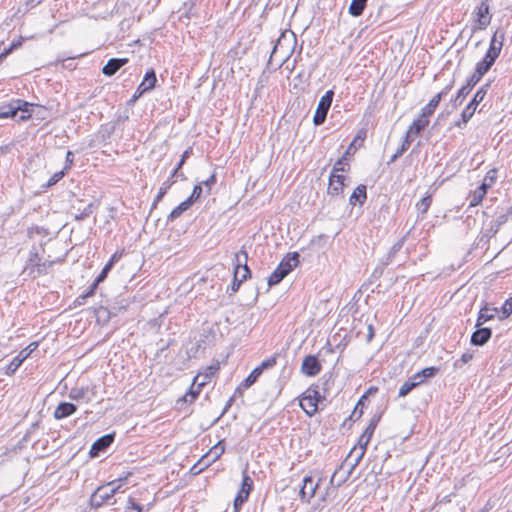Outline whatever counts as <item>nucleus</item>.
I'll use <instances>...</instances> for the list:
<instances>
[{"instance_id":"f257e3e1","label":"nucleus","mask_w":512,"mask_h":512,"mask_svg":"<svg viewBox=\"0 0 512 512\" xmlns=\"http://www.w3.org/2000/svg\"><path fill=\"white\" fill-rule=\"evenodd\" d=\"M503 41L504 33L496 30L490 40L489 48L484 57L476 63L475 71L477 74H480L483 77L488 73L501 53Z\"/></svg>"},{"instance_id":"f03ea898","label":"nucleus","mask_w":512,"mask_h":512,"mask_svg":"<svg viewBox=\"0 0 512 512\" xmlns=\"http://www.w3.org/2000/svg\"><path fill=\"white\" fill-rule=\"evenodd\" d=\"M34 106L35 105L33 103L27 102L23 99H12L8 103L0 106V118L15 119L18 116V122L27 121L32 116Z\"/></svg>"},{"instance_id":"7ed1b4c3","label":"nucleus","mask_w":512,"mask_h":512,"mask_svg":"<svg viewBox=\"0 0 512 512\" xmlns=\"http://www.w3.org/2000/svg\"><path fill=\"white\" fill-rule=\"evenodd\" d=\"M193 148L188 147L183 154L181 155V158L179 162L177 163L176 167L171 172L170 176L167 180H165L161 187L159 188V191L152 203L151 211L157 208L158 203L163 199V197L166 195L168 190L176 183V178H179L181 180H186L185 174L181 171L183 165L186 163L187 159L192 155Z\"/></svg>"},{"instance_id":"20e7f679","label":"nucleus","mask_w":512,"mask_h":512,"mask_svg":"<svg viewBox=\"0 0 512 512\" xmlns=\"http://www.w3.org/2000/svg\"><path fill=\"white\" fill-rule=\"evenodd\" d=\"M117 481H110L104 485L96 488L89 499L91 508L98 509L103 505H113L115 501H112L115 494L121 488V484L116 485Z\"/></svg>"},{"instance_id":"39448f33","label":"nucleus","mask_w":512,"mask_h":512,"mask_svg":"<svg viewBox=\"0 0 512 512\" xmlns=\"http://www.w3.org/2000/svg\"><path fill=\"white\" fill-rule=\"evenodd\" d=\"M299 253H287L268 278V286L278 285L299 264Z\"/></svg>"},{"instance_id":"423d86ee","label":"nucleus","mask_w":512,"mask_h":512,"mask_svg":"<svg viewBox=\"0 0 512 512\" xmlns=\"http://www.w3.org/2000/svg\"><path fill=\"white\" fill-rule=\"evenodd\" d=\"M492 0H481L476 6L473 15L474 23L472 25V33L479 30H485L491 23L492 14L490 13V3Z\"/></svg>"},{"instance_id":"0eeeda50","label":"nucleus","mask_w":512,"mask_h":512,"mask_svg":"<svg viewBox=\"0 0 512 512\" xmlns=\"http://www.w3.org/2000/svg\"><path fill=\"white\" fill-rule=\"evenodd\" d=\"M216 332L212 328H204L193 347L190 348V356L197 358L202 355L208 347L215 344Z\"/></svg>"},{"instance_id":"6e6552de","label":"nucleus","mask_w":512,"mask_h":512,"mask_svg":"<svg viewBox=\"0 0 512 512\" xmlns=\"http://www.w3.org/2000/svg\"><path fill=\"white\" fill-rule=\"evenodd\" d=\"M42 262L43 260L39 255L38 249L33 246L29 251V258L27 259L21 274L26 275L32 280L38 278L41 276V269L44 267Z\"/></svg>"},{"instance_id":"1a4fd4ad","label":"nucleus","mask_w":512,"mask_h":512,"mask_svg":"<svg viewBox=\"0 0 512 512\" xmlns=\"http://www.w3.org/2000/svg\"><path fill=\"white\" fill-rule=\"evenodd\" d=\"M333 97H334L333 90L326 91V93L321 97V99L317 105L315 114L313 116V123L315 126H320V125L324 124V122L326 121L327 114L330 110V107H331V104L333 101Z\"/></svg>"},{"instance_id":"9d476101","label":"nucleus","mask_w":512,"mask_h":512,"mask_svg":"<svg viewBox=\"0 0 512 512\" xmlns=\"http://www.w3.org/2000/svg\"><path fill=\"white\" fill-rule=\"evenodd\" d=\"M97 395V386L95 384L73 387L69 390L68 397L76 402H91Z\"/></svg>"},{"instance_id":"9b49d317","label":"nucleus","mask_w":512,"mask_h":512,"mask_svg":"<svg viewBox=\"0 0 512 512\" xmlns=\"http://www.w3.org/2000/svg\"><path fill=\"white\" fill-rule=\"evenodd\" d=\"M39 342H31L27 347L22 349L17 356H15L11 362L7 365L5 373L7 375H13L21 364L38 348Z\"/></svg>"},{"instance_id":"f8f14e48","label":"nucleus","mask_w":512,"mask_h":512,"mask_svg":"<svg viewBox=\"0 0 512 512\" xmlns=\"http://www.w3.org/2000/svg\"><path fill=\"white\" fill-rule=\"evenodd\" d=\"M491 82H487L480 86L477 91L475 92L474 96L470 100V102L466 105V107L463 109V112L468 114L469 116L473 117L478 105L484 100V98L487 95V92L490 88Z\"/></svg>"},{"instance_id":"ddd939ff","label":"nucleus","mask_w":512,"mask_h":512,"mask_svg":"<svg viewBox=\"0 0 512 512\" xmlns=\"http://www.w3.org/2000/svg\"><path fill=\"white\" fill-rule=\"evenodd\" d=\"M115 433H109L98 438L91 446L89 455L91 458L99 457L104 453L114 442Z\"/></svg>"},{"instance_id":"4468645a","label":"nucleus","mask_w":512,"mask_h":512,"mask_svg":"<svg viewBox=\"0 0 512 512\" xmlns=\"http://www.w3.org/2000/svg\"><path fill=\"white\" fill-rule=\"evenodd\" d=\"M321 369L322 365L315 355H307L302 361L301 372L308 377L316 376Z\"/></svg>"},{"instance_id":"2eb2a0df","label":"nucleus","mask_w":512,"mask_h":512,"mask_svg":"<svg viewBox=\"0 0 512 512\" xmlns=\"http://www.w3.org/2000/svg\"><path fill=\"white\" fill-rule=\"evenodd\" d=\"M321 480L322 478H319L318 481L315 482L312 476H305L303 479V485L300 489V498L302 500L309 501L314 497Z\"/></svg>"},{"instance_id":"dca6fc26","label":"nucleus","mask_w":512,"mask_h":512,"mask_svg":"<svg viewBox=\"0 0 512 512\" xmlns=\"http://www.w3.org/2000/svg\"><path fill=\"white\" fill-rule=\"evenodd\" d=\"M492 337V329L489 327H476V330L472 333L470 343L473 346H484Z\"/></svg>"},{"instance_id":"f3484780","label":"nucleus","mask_w":512,"mask_h":512,"mask_svg":"<svg viewBox=\"0 0 512 512\" xmlns=\"http://www.w3.org/2000/svg\"><path fill=\"white\" fill-rule=\"evenodd\" d=\"M346 177L344 175L331 173L329 177V184L327 193L330 196H339L344 191V181Z\"/></svg>"},{"instance_id":"a211bd4d","label":"nucleus","mask_w":512,"mask_h":512,"mask_svg":"<svg viewBox=\"0 0 512 512\" xmlns=\"http://www.w3.org/2000/svg\"><path fill=\"white\" fill-rule=\"evenodd\" d=\"M498 313L499 309L497 307H491L488 303H485L478 312L475 327L482 326L484 323L493 320Z\"/></svg>"},{"instance_id":"6ab92c4d","label":"nucleus","mask_w":512,"mask_h":512,"mask_svg":"<svg viewBox=\"0 0 512 512\" xmlns=\"http://www.w3.org/2000/svg\"><path fill=\"white\" fill-rule=\"evenodd\" d=\"M77 411V406L71 402H60L55 408L53 416L56 420L65 419Z\"/></svg>"},{"instance_id":"aec40b11","label":"nucleus","mask_w":512,"mask_h":512,"mask_svg":"<svg viewBox=\"0 0 512 512\" xmlns=\"http://www.w3.org/2000/svg\"><path fill=\"white\" fill-rule=\"evenodd\" d=\"M128 58H111L108 62L103 66L102 73L105 76H113L119 71L124 65L128 63Z\"/></svg>"},{"instance_id":"412c9836","label":"nucleus","mask_w":512,"mask_h":512,"mask_svg":"<svg viewBox=\"0 0 512 512\" xmlns=\"http://www.w3.org/2000/svg\"><path fill=\"white\" fill-rule=\"evenodd\" d=\"M218 370L217 366H208L205 368V371L202 373H198L193 379V385H198L199 387H204L210 379L215 375Z\"/></svg>"},{"instance_id":"4be33fe9","label":"nucleus","mask_w":512,"mask_h":512,"mask_svg":"<svg viewBox=\"0 0 512 512\" xmlns=\"http://www.w3.org/2000/svg\"><path fill=\"white\" fill-rule=\"evenodd\" d=\"M367 200V187L364 184L358 185L349 198V203L352 206L359 204L362 206Z\"/></svg>"},{"instance_id":"5701e85b","label":"nucleus","mask_w":512,"mask_h":512,"mask_svg":"<svg viewBox=\"0 0 512 512\" xmlns=\"http://www.w3.org/2000/svg\"><path fill=\"white\" fill-rule=\"evenodd\" d=\"M429 125V119L425 118L424 116L420 115L418 119H415L410 127L408 128L407 132L410 136L412 134L414 135H420L422 131Z\"/></svg>"},{"instance_id":"b1692460","label":"nucleus","mask_w":512,"mask_h":512,"mask_svg":"<svg viewBox=\"0 0 512 512\" xmlns=\"http://www.w3.org/2000/svg\"><path fill=\"white\" fill-rule=\"evenodd\" d=\"M300 407L308 416H313L318 411L317 403H315L310 396L304 393L300 400Z\"/></svg>"},{"instance_id":"393cba45","label":"nucleus","mask_w":512,"mask_h":512,"mask_svg":"<svg viewBox=\"0 0 512 512\" xmlns=\"http://www.w3.org/2000/svg\"><path fill=\"white\" fill-rule=\"evenodd\" d=\"M404 243H405V237H402L392 245V247L390 248L389 252L387 253L385 259L382 261L383 266H387L393 261L396 254L402 249Z\"/></svg>"},{"instance_id":"a878e982","label":"nucleus","mask_w":512,"mask_h":512,"mask_svg":"<svg viewBox=\"0 0 512 512\" xmlns=\"http://www.w3.org/2000/svg\"><path fill=\"white\" fill-rule=\"evenodd\" d=\"M368 0H352L349 5V14L353 17H359L363 14Z\"/></svg>"},{"instance_id":"bb28decb","label":"nucleus","mask_w":512,"mask_h":512,"mask_svg":"<svg viewBox=\"0 0 512 512\" xmlns=\"http://www.w3.org/2000/svg\"><path fill=\"white\" fill-rule=\"evenodd\" d=\"M192 204H190L187 199L181 202L177 207H175L167 217V222H173L177 218H179L186 210H188Z\"/></svg>"},{"instance_id":"cd10ccee","label":"nucleus","mask_w":512,"mask_h":512,"mask_svg":"<svg viewBox=\"0 0 512 512\" xmlns=\"http://www.w3.org/2000/svg\"><path fill=\"white\" fill-rule=\"evenodd\" d=\"M225 452V441H218L206 454L210 458V461L215 462Z\"/></svg>"},{"instance_id":"c85d7f7f","label":"nucleus","mask_w":512,"mask_h":512,"mask_svg":"<svg viewBox=\"0 0 512 512\" xmlns=\"http://www.w3.org/2000/svg\"><path fill=\"white\" fill-rule=\"evenodd\" d=\"M440 101H441V96L435 95L428 102V104L421 109V114L420 115H422L425 118L429 119V117L434 114V112H435L436 108L438 107Z\"/></svg>"},{"instance_id":"c756f323","label":"nucleus","mask_w":512,"mask_h":512,"mask_svg":"<svg viewBox=\"0 0 512 512\" xmlns=\"http://www.w3.org/2000/svg\"><path fill=\"white\" fill-rule=\"evenodd\" d=\"M241 487L238 492L244 494L246 497H249L251 491L253 490L254 482L253 479L247 474V471H243L242 475Z\"/></svg>"},{"instance_id":"7c9ffc66","label":"nucleus","mask_w":512,"mask_h":512,"mask_svg":"<svg viewBox=\"0 0 512 512\" xmlns=\"http://www.w3.org/2000/svg\"><path fill=\"white\" fill-rule=\"evenodd\" d=\"M203 387H199L198 385H191L190 389L186 392V394L178 400L177 403L181 402H189L193 403L197 397L199 396Z\"/></svg>"},{"instance_id":"2f4dec72","label":"nucleus","mask_w":512,"mask_h":512,"mask_svg":"<svg viewBox=\"0 0 512 512\" xmlns=\"http://www.w3.org/2000/svg\"><path fill=\"white\" fill-rule=\"evenodd\" d=\"M128 306H129V301L127 299L122 298V299L116 300L113 304H111L110 308L113 313V316L116 317L119 314L126 312Z\"/></svg>"},{"instance_id":"473e14b6","label":"nucleus","mask_w":512,"mask_h":512,"mask_svg":"<svg viewBox=\"0 0 512 512\" xmlns=\"http://www.w3.org/2000/svg\"><path fill=\"white\" fill-rule=\"evenodd\" d=\"M422 383H423L422 379H420L419 381L407 380L399 389V392H398L399 397L407 396L413 389H415Z\"/></svg>"},{"instance_id":"72a5a7b5","label":"nucleus","mask_w":512,"mask_h":512,"mask_svg":"<svg viewBox=\"0 0 512 512\" xmlns=\"http://www.w3.org/2000/svg\"><path fill=\"white\" fill-rule=\"evenodd\" d=\"M116 128V124L113 122H109L106 124L101 125L99 130V135L102 141L106 142L108 139H110L111 135L114 133Z\"/></svg>"},{"instance_id":"f704fd0d","label":"nucleus","mask_w":512,"mask_h":512,"mask_svg":"<svg viewBox=\"0 0 512 512\" xmlns=\"http://www.w3.org/2000/svg\"><path fill=\"white\" fill-rule=\"evenodd\" d=\"M262 372L257 367L254 368L250 374L241 382V386H243L244 389H247L251 387L261 376Z\"/></svg>"},{"instance_id":"c9c22d12","label":"nucleus","mask_w":512,"mask_h":512,"mask_svg":"<svg viewBox=\"0 0 512 512\" xmlns=\"http://www.w3.org/2000/svg\"><path fill=\"white\" fill-rule=\"evenodd\" d=\"M281 356L282 352H276L271 357L262 361V363L259 366H257V368L260 369L261 372L263 373L264 370L274 367L277 364L278 358H280Z\"/></svg>"},{"instance_id":"e433bc0d","label":"nucleus","mask_w":512,"mask_h":512,"mask_svg":"<svg viewBox=\"0 0 512 512\" xmlns=\"http://www.w3.org/2000/svg\"><path fill=\"white\" fill-rule=\"evenodd\" d=\"M98 321L108 322L113 316L110 306H100L95 310Z\"/></svg>"},{"instance_id":"4c0bfd02","label":"nucleus","mask_w":512,"mask_h":512,"mask_svg":"<svg viewBox=\"0 0 512 512\" xmlns=\"http://www.w3.org/2000/svg\"><path fill=\"white\" fill-rule=\"evenodd\" d=\"M432 204V196L431 194H426L422 199H420L416 203V208L420 212V214L424 215L427 213L428 209L430 208Z\"/></svg>"},{"instance_id":"58836bf2","label":"nucleus","mask_w":512,"mask_h":512,"mask_svg":"<svg viewBox=\"0 0 512 512\" xmlns=\"http://www.w3.org/2000/svg\"><path fill=\"white\" fill-rule=\"evenodd\" d=\"M380 419H381V414H375L370 419L368 426L366 427V429L363 432L365 434V437H367L368 439L372 438Z\"/></svg>"},{"instance_id":"ea45409f","label":"nucleus","mask_w":512,"mask_h":512,"mask_svg":"<svg viewBox=\"0 0 512 512\" xmlns=\"http://www.w3.org/2000/svg\"><path fill=\"white\" fill-rule=\"evenodd\" d=\"M471 91H468L467 88H465L464 86H462L456 93L455 97L451 99V103L453 105V107H458L460 106L463 101L465 100V98L470 94Z\"/></svg>"},{"instance_id":"a19ab883","label":"nucleus","mask_w":512,"mask_h":512,"mask_svg":"<svg viewBox=\"0 0 512 512\" xmlns=\"http://www.w3.org/2000/svg\"><path fill=\"white\" fill-rule=\"evenodd\" d=\"M96 208L97 205L94 202H91L81 212L74 214L73 218L75 221H82L88 218Z\"/></svg>"},{"instance_id":"79ce46f5","label":"nucleus","mask_w":512,"mask_h":512,"mask_svg":"<svg viewBox=\"0 0 512 512\" xmlns=\"http://www.w3.org/2000/svg\"><path fill=\"white\" fill-rule=\"evenodd\" d=\"M499 309V320L507 319L512 314V297L508 298Z\"/></svg>"},{"instance_id":"37998d69","label":"nucleus","mask_w":512,"mask_h":512,"mask_svg":"<svg viewBox=\"0 0 512 512\" xmlns=\"http://www.w3.org/2000/svg\"><path fill=\"white\" fill-rule=\"evenodd\" d=\"M483 77L474 70V72L467 78L466 83L463 85L468 91H472L473 88L481 81Z\"/></svg>"},{"instance_id":"c03bdc74","label":"nucleus","mask_w":512,"mask_h":512,"mask_svg":"<svg viewBox=\"0 0 512 512\" xmlns=\"http://www.w3.org/2000/svg\"><path fill=\"white\" fill-rule=\"evenodd\" d=\"M142 81L145 82L149 88L154 89L156 86V83H157V77H156L155 70L153 68L149 69L145 73Z\"/></svg>"},{"instance_id":"a18cd8bd","label":"nucleus","mask_w":512,"mask_h":512,"mask_svg":"<svg viewBox=\"0 0 512 512\" xmlns=\"http://www.w3.org/2000/svg\"><path fill=\"white\" fill-rule=\"evenodd\" d=\"M485 194L483 192H481L480 190L478 189H475L472 194L470 195V203H469V206L470 207H475L477 205H479L483 199L485 198Z\"/></svg>"},{"instance_id":"49530a36","label":"nucleus","mask_w":512,"mask_h":512,"mask_svg":"<svg viewBox=\"0 0 512 512\" xmlns=\"http://www.w3.org/2000/svg\"><path fill=\"white\" fill-rule=\"evenodd\" d=\"M238 275H239V272L234 271V277H233L232 284L227 289V292L230 291V294H234V293L238 292L241 284L244 282V280L242 278H239Z\"/></svg>"},{"instance_id":"de8ad7c7","label":"nucleus","mask_w":512,"mask_h":512,"mask_svg":"<svg viewBox=\"0 0 512 512\" xmlns=\"http://www.w3.org/2000/svg\"><path fill=\"white\" fill-rule=\"evenodd\" d=\"M245 254L248 253L244 248H242L235 254L234 271L239 272L240 268L243 267V263H245Z\"/></svg>"},{"instance_id":"09e8293b","label":"nucleus","mask_w":512,"mask_h":512,"mask_svg":"<svg viewBox=\"0 0 512 512\" xmlns=\"http://www.w3.org/2000/svg\"><path fill=\"white\" fill-rule=\"evenodd\" d=\"M202 193H203V187L201 186V184L195 185L192 190V193L187 198V201L193 205L201 197Z\"/></svg>"},{"instance_id":"8fccbe9b","label":"nucleus","mask_w":512,"mask_h":512,"mask_svg":"<svg viewBox=\"0 0 512 512\" xmlns=\"http://www.w3.org/2000/svg\"><path fill=\"white\" fill-rule=\"evenodd\" d=\"M67 173L63 170L61 171H58L56 173H54L50 179L47 181V183L45 185H43L44 188H50L52 186H54L55 184H57Z\"/></svg>"},{"instance_id":"3c124183","label":"nucleus","mask_w":512,"mask_h":512,"mask_svg":"<svg viewBox=\"0 0 512 512\" xmlns=\"http://www.w3.org/2000/svg\"><path fill=\"white\" fill-rule=\"evenodd\" d=\"M419 372L421 374L422 380L424 381L425 379L435 377L437 375V373L439 372V368L435 367V366H431V367H426Z\"/></svg>"},{"instance_id":"603ef678","label":"nucleus","mask_w":512,"mask_h":512,"mask_svg":"<svg viewBox=\"0 0 512 512\" xmlns=\"http://www.w3.org/2000/svg\"><path fill=\"white\" fill-rule=\"evenodd\" d=\"M377 392H378V387H376V386L369 387L367 389V391L359 398L358 406H365V403L368 400V397L376 394Z\"/></svg>"},{"instance_id":"864d4df0","label":"nucleus","mask_w":512,"mask_h":512,"mask_svg":"<svg viewBox=\"0 0 512 512\" xmlns=\"http://www.w3.org/2000/svg\"><path fill=\"white\" fill-rule=\"evenodd\" d=\"M307 394V396H310L311 399L315 402V403H319L322 399H324L323 396H321L320 392L318 391V387H309L307 389V391L305 392Z\"/></svg>"},{"instance_id":"5fc2aeb1","label":"nucleus","mask_w":512,"mask_h":512,"mask_svg":"<svg viewBox=\"0 0 512 512\" xmlns=\"http://www.w3.org/2000/svg\"><path fill=\"white\" fill-rule=\"evenodd\" d=\"M143 506L139 503H136L132 497L128 498L126 511L125 512H142Z\"/></svg>"},{"instance_id":"6e6d98bb","label":"nucleus","mask_w":512,"mask_h":512,"mask_svg":"<svg viewBox=\"0 0 512 512\" xmlns=\"http://www.w3.org/2000/svg\"><path fill=\"white\" fill-rule=\"evenodd\" d=\"M248 500L244 494L238 492L234 499V512H239L242 505Z\"/></svg>"},{"instance_id":"4d7b16f0","label":"nucleus","mask_w":512,"mask_h":512,"mask_svg":"<svg viewBox=\"0 0 512 512\" xmlns=\"http://www.w3.org/2000/svg\"><path fill=\"white\" fill-rule=\"evenodd\" d=\"M216 174L213 173L207 180L200 182L201 186H205L206 188V195H209L212 189V186L216 184Z\"/></svg>"},{"instance_id":"13d9d810","label":"nucleus","mask_w":512,"mask_h":512,"mask_svg":"<svg viewBox=\"0 0 512 512\" xmlns=\"http://www.w3.org/2000/svg\"><path fill=\"white\" fill-rule=\"evenodd\" d=\"M349 169V163L343 161L341 158L334 164L332 172L337 174L338 172H345Z\"/></svg>"},{"instance_id":"bf43d9fd","label":"nucleus","mask_w":512,"mask_h":512,"mask_svg":"<svg viewBox=\"0 0 512 512\" xmlns=\"http://www.w3.org/2000/svg\"><path fill=\"white\" fill-rule=\"evenodd\" d=\"M364 406H358V402L356 403V406L354 407V410L352 411L351 415L348 417V420L356 421L360 419L364 413Z\"/></svg>"},{"instance_id":"052dcab7","label":"nucleus","mask_w":512,"mask_h":512,"mask_svg":"<svg viewBox=\"0 0 512 512\" xmlns=\"http://www.w3.org/2000/svg\"><path fill=\"white\" fill-rule=\"evenodd\" d=\"M497 178L498 170L496 168H492L486 173L484 180L489 182L491 185H494L497 181Z\"/></svg>"},{"instance_id":"680f3d73","label":"nucleus","mask_w":512,"mask_h":512,"mask_svg":"<svg viewBox=\"0 0 512 512\" xmlns=\"http://www.w3.org/2000/svg\"><path fill=\"white\" fill-rule=\"evenodd\" d=\"M412 142L413 138L408 133H406L401 146L398 148L399 154H404V152L408 150Z\"/></svg>"},{"instance_id":"e2e57ef3","label":"nucleus","mask_w":512,"mask_h":512,"mask_svg":"<svg viewBox=\"0 0 512 512\" xmlns=\"http://www.w3.org/2000/svg\"><path fill=\"white\" fill-rule=\"evenodd\" d=\"M73 163H74V154L72 151L68 150L66 153V157H65V165L62 170L67 173L71 169Z\"/></svg>"},{"instance_id":"0e129e2a","label":"nucleus","mask_w":512,"mask_h":512,"mask_svg":"<svg viewBox=\"0 0 512 512\" xmlns=\"http://www.w3.org/2000/svg\"><path fill=\"white\" fill-rule=\"evenodd\" d=\"M472 117L462 111L461 118L454 123L457 128H464Z\"/></svg>"},{"instance_id":"69168bd1","label":"nucleus","mask_w":512,"mask_h":512,"mask_svg":"<svg viewBox=\"0 0 512 512\" xmlns=\"http://www.w3.org/2000/svg\"><path fill=\"white\" fill-rule=\"evenodd\" d=\"M370 440L371 439H368L367 437H365L364 433H362L361 436L359 437L358 445H359L360 450H362V455H365L367 446H368Z\"/></svg>"},{"instance_id":"338daca9","label":"nucleus","mask_w":512,"mask_h":512,"mask_svg":"<svg viewBox=\"0 0 512 512\" xmlns=\"http://www.w3.org/2000/svg\"><path fill=\"white\" fill-rule=\"evenodd\" d=\"M112 268L111 264L106 263L100 274L96 277L98 281L104 282Z\"/></svg>"},{"instance_id":"774afa93","label":"nucleus","mask_w":512,"mask_h":512,"mask_svg":"<svg viewBox=\"0 0 512 512\" xmlns=\"http://www.w3.org/2000/svg\"><path fill=\"white\" fill-rule=\"evenodd\" d=\"M151 90H153V89H152V88H149V87L147 86V84H146L145 82H143V81H142V82L138 85V87H137V89H136L135 93L137 94V96H140V97H141L143 94H145V93H147V92H150Z\"/></svg>"}]
</instances>
